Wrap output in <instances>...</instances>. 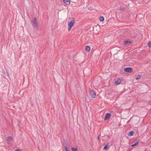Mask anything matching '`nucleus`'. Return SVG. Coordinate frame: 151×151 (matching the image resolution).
<instances>
[{
    "label": "nucleus",
    "mask_w": 151,
    "mask_h": 151,
    "mask_svg": "<svg viewBox=\"0 0 151 151\" xmlns=\"http://www.w3.org/2000/svg\"><path fill=\"white\" fill-rule=\"evenodd\" d=\"M121 80L120 78H118L115 81V83L116 85H119L121 82Z\"/></svg>",
    "instance_id": "obj_9"
},
{
    "label": "nucleus",
    "mask_w": 151,
    "mask_h": 151,
    "mask_svg": "<svg viewBox=\"0 0 151 151\" xmlns=\"http://www.w3.org/2000/svg\"><path fill=\"white\" fill-rule=\"evenodd\" d=\"M134 134L135 133L134 131H131L128 133V135L129 136H133Z\"/></svg>",
    "instance_id": "obj_8"
},
{
    "label": "nucleus",
    "mask_w": 151,
    "mask_h": 151,
    "mask_svg": "<svg viewBox=\"0 0 151 151\" xmlns=\"http://www.w3.org/2000/svg\"><path fill=\"white\" fill-rule=\"evenodd\" d=\"M15 151H21V150L19 149H16L15 150Z\"/></svg>",
    "instance_id": "obj_21"
},
{
    "label": "nucleus",
    "mask_w": 151,
    "mask_h": 151,
    "mask_svg": "<svg viewBox=\"0 0 151 151\" xmlns=\"http://www.w3.org/2000/svg\"><path fill=\"white\" fill-rule=\"evenodd\" d=\"M89 92L91 98H94L96 97V93L93 90L90 89Z\"/></svg>",
    "instance_id": "obj_3"
},
{
    "label": "nucleus",
    "mask_w": 151,
    "mask_h": 151,
    "mask_svg": "<svg viewBox=\"0 0 151 151\" xmlns=\"http://www.w3.org/2000/svg\"><path fill=\"white\" fill-rule=\"evenodd\" d=\"M63 146L65 148H68V142H65L63 144Z\"/></svg>",
    "instance_id": "obj_10"
},
{
    "label": "nucleus",
    "mask_w": 151,
    "mask_h": 151,
    "mask_svg": "<svg viewBox=\"0 0 151 151\" xmlns=\"http://www.w3.org/2000/svg\"><path fill=\"white\" fill-rule=\"evenodd\" d=\"M150 148H151V146H150Z\"/></svg>",
    "instance_id": "obj_25"
},
{
    "label": "nucleus",
    "mask_w": 151,
    "mask_h": 151,
    "mask_svg": "<svg viewBox=\"0 0 151 151\" xmlns=\"http://www.w3.org/2000/svg\"><path fill=\"white\" fill-rule=\"evenodd\" d=\"M71 151H78L77 148H75L74 147H72L71 148Z\"/></svg>",
    "instance_id": "obj_16"
},
{
    "label": "nucleus",
    "mask_w": 151,
    "mask_h": 151,
    "mask_svg": "<svg viewBox=\"0 0 151 151\" xmlns=\"http://www.w3.org/2000/svg\"><path fill=\"white\" fill-rule=\"evenodd\" d=\"M109 145V143H107V144H106L105 145V146L104 147L103 149L104 150H105L108 147V146Z\"/></svg>",
    "instance_id": "obj_15"
},
{
    "label": "nucleus",
    "mask_w": 151,
    "mask_h": 151,
    "mask_svg": "<svg viewBox=\"0 0 151 151\" xmlns=\"http://www.w3.org/2000/svg\"><path fill=\"white\" fill-rule=\"evenodd\" d=\"M31 23L34 27H37L38 26V24L37 22V19L36 17L31 21Z\"/></svg>",
    "instance_id": "obj_2"
},
{
    "label": "nucleus",
    "mask_w": 151,
    "mask_h": 151,
    "mask_svg": "<svg viewBox=\"0 0 151 151\" xmlns=\"http://www.w3.org/2000/svg\"><path fill=\"white\" fill-rule=\"evenodd\" d=\"M131 42L127 40H126L124 42V44L125 45H127L129 44V45L131 44Z\"/></svg>",
    "instance_id": "obj_12"
},
{
    "label": "nucleus",
    "mask_w": 151,
    "mask_h": 151,
    "mask_svg": "<svg viewBox=\"0 0 151 151\" xmlns=\"http://www.w3.org/2000/svg\"><path fill=\"white\" fill-rule=\"evenodd\" d=\"M99 20L101 22H103L104 20V18L103 16H101L99 17Z\"/></svg>",
    "instance_id": "obj_13"
},
{
    "label": "nucleus",
    "mask_w": 151,
    "mask_h": 151,
    "mask_svg": "<svg viewBox=\"0 0 151 151\" xmlns=\"http://www.w3.org/2000/svg\"><path fill=\"white\" fill-rule=\"evenodd\" d=\"M141 77V75H138L135 78L136 80H139L140 79Z\"/></svg>",
    "instance_id": "obj_14"
},
{
    "label": "nucleus",
    "mask_w": 151,
    "mask_h": 151,
    "mask_svg": "<svg viewBox=\"0 0 151 151\" xmlns=\"http://www.w3.org/2000/svg\"><path fill=\"white\" fill-rule=\"evenodd\" d=\"M138 143H139V142H136L135 144L131 145L130 146L131 147H133V146H135L136 145H137L138 144Z\"/></svg>",
    "instance_id": "obj_19"
},
{
    "label": "nucleus",
    "mask_w": 151,
    "mask_h": 151,
    "mask_svg": "<svg viewBox=\"0 0 151 151\" xmlns=\"http://www.w3.org/2000/svg\"><path fill=\"white\" fill-rule=\"evenodd\" d=\"M69 19L71 20V21L69 22L68 21V31H70L71 28L73 26L74 24L75 23V19L74 18H70Z\"/></svg>",
    "instance_id": "obj_1"
},
{
    "label": "nucleus",
    "mask_w": 151,
    "mask_h": 151,
    "mask_svg": "<svg viewBox=\"0 0 151 151\" xmlns=\"http://www.w3.org/2000/svg\"><path fill=\"white\" fill-rule=\"evenodd\" d=\"M147 45L149 47H151V42H149L147 43Z\"/></svg>",
    "instance_id": "obj_18"
},
{
    "label": "nucleus",
    "mask_w": 151,
    "mask_h": 151,
    "mask_svg": "<svg viewBox=\"0 0 151 151\" xmlns=\"http://www.w3.org/2000/svg\"><path fill=\"white\" fill-rule=\"evenodd\" d=\"M90 47L89 46H86L85 50L87 52H89L90 51Z\"/></svg>",
    "instance_id": "obj_11"
},
{
    "label": "nucleus",
    "mask_w": 151,
    "mask_h": 151,
    "mask_svg": "<svg viewBox=\"0 0 151 151\" xmlns=\"http://www.w3.org/2000/svg\"><path fill=\"white\" fill-rule=\"evenodd\" d=\"M124 70L125 72L128 73H132L133 71V69L131 67H127L124 68Z\"/></svg>",
    "instance_id": "obj_4"
},
{
    "label": "nucleus",
    "mask_w": 151,
    "mask_h": 151,
    "mask_svg": "<svg viewBox=\"0 0 151 151\" xmlns=\"http://www.w3.org/2000/svg\"><path fill=\"white\" fill-rule=\"evenodd\" d=\"M111 114L109 113H107L106 114L104 118V120L105 121L109 119L111 116Z\"/></svg>",
    "instance_id": "obj_5"
},
{
    "label": "nucleus",
    "mask_w": 151,
    "mask_h": 151,
    "mask_svg": "<svg viewBox=\"0 0 151 151\" xmlns=\"http://www.w3.org/2000/svg\"><path fill=\"white\" fill-rule=\"evenodd\" d=\"M13 141V139L12 137H8L6 138V141L7 142H10L12 141Z\"/></svg>",
    "instance_id": "obj_6"
},
{
    "label": "nucleus",
    "mask_w": 151,
    "mask_h": 151,
    "mask_svg": "<svg viewBox=\"0 0 151 151\" xmlns=\"http://www.w3.org/2000/svg\"><path fill=\"white\" fill-rule=\"evenodd\" d=\"M120 9L121 10H123L124 9V8L123 7H120Z\"/></svg>",
    "instance_id": "obj_22"
},
{
    "label": "nucleus",
    "mask_w": 151,
    "mask_h": 151,
    "mask_svg": "<svg viewBox=\"0 0 151 151\" xmlns=\"http://www.w3.org/2000/svg\"><path fill=\"white\" fill-rule=\"evenodd\" d=\"M99 135H100L99 134L98 136L97 137V139L98 140H99Z\"/></svg>",
    "instance_id": "obj_23"
},
{
    "label": "nucleus",
    "mask_w": 151,
    "mask_h": 151,
    "mask_svg": "<svg viewBox=\"0 0 151 151\" xmlns=\"http://www.w3.org/2000/svg\"><path fill=\"white\" fill-rule=\"evenodd\" d=\"M137 142H139V141H136Z\"/></svg>",
    "instance_id": "obj_24"
},
{
    "label": "nucleus",
    "mask_w": 151,
    "mask_h": 151,
    "mask_svg": "<svg viewBox=\"0 0 151 151\" xmlns=\"http://www.w3.org/2000/svg\"><path fill=\"white\" fill-rule=\"evenodd\" d=\"M6 73H5V71H4V73H5V74H3V75L5 77H6V76H8V75H9V74L7 72V71H6Z\"/></svg>",
    "instance_id": "obj_17"
},
{
    "label": "nucleus",
    "mask_w": 151,
    "mask_h": 151,
    "mask_svg": "<svg viewBox=\"0 0 151 151\" xmlns=\"http://www.w3.org/2000/svg\"><path fill=\"white\" fill-rule=\"evenodd\" d=\"M65 151H69L68 148H65Z\"/></svg>",
    "instance_id": "obj_20"
},
{
    "label": "nucleus",
    "mask_w": 151,
    "mask_h": 151,
    "mask_svg": "<svg viewBox=\"0 0 151 151\" xmlns=\"http://www.w3.org/2000/svg\"><path fill=\"white\" fill-rule=\"evenodd\" d=\"M63 2L67 5L70 4V0H63Z\"/></svg>",
    "instance_id": "obj_7"
}]
</instances>
